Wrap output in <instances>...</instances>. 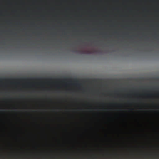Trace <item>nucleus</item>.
<instances>
[{"mask_svg":"<svg viewBox=\"0 0 159 159\" xmlns=\"http://www.w3.org/2000/svg\"><path fill=\"white\" fill-rule=\"evenodd\" d=\"M80 52L82 53H87V54H91L92 53V52L89 51H80Z\"/></svg>","mask_w":159,"mask_h":159,"instance_id":"obj_1","label":"nucleus"},{"mask_svg":"<svg viewBox=\"0 0 159 159\" xmlns=\"http://www.w3.org/2000/svg\"><path fill=\"white\" fill-rule=\"evenodd\" d=\"M75 52H77V50H75Z\"/></svg>","mask_w":159,"mask_h":159,"instance_id":"obj_2","label":"nucleus"}]
</instances>
